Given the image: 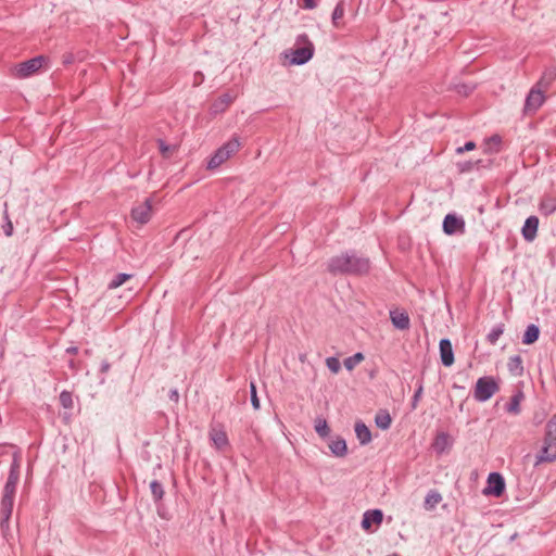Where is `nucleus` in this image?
<instances>
[{
  "instance_id": "f257e3e1",
  "label": "nucleus",
  "mask_w": 556,
  "mask_h": 556,
  "mask_svg": "<svg viewBox=\"0 0 556 556\" xmlns=\"http://www.w3.org/2000/svg\"><path fill=\"white\" fill-rule=\"evenodd\" d=\"M21 475V459L14 454L10 465L9 475L3 486V493L0 501V528L3 532L10 530V519L13 511L14 498L17 483Z\"/></svg>"
},
{
  "instance_id": "f03ea898",
  "label": "nucleus",
  "mask_w": 556,
  "mask_h": 556,
  "mask_svg": "<svg viewBox=\"0 0 556 556\" xmlns=\"http://www.w3.org/2000/svg\"><path fill=\"white\" fill-rule=\"evenodd\" d=\"M331 275L362 276L370 270V260L359 255L355 250H348L328 261Z\"/></svg>"
},
{
  "instance_id": "7ed1b4c3",
  "label": "nucleus",
  "mask_w": 556,
  "mask_h": 556,
  "mask_svg": "<svg viewBox=\"0 0 556 556\" xmlns=\"http://www.w3.org/2000/svg\"><path fill=\"white\" fill-rule=\"evenodd\" d=\"M314 51V45L307 34H300L295 39V48L290 51L291 59L289 63L291 65H304L313 59Z\"/></svg>"
},
{
  "instance_id": "20e7f679",
  "label": "nucleus",
  "mask_w": 556,
  "mask_h": 556,
  "mask_svg": "<svg viewBox=\"0 0 556 556\" xmlns=\"http://www.w3.org/2000/svg\"><path fill=\"white\" fill-rule=\"evenodd\" d=\"M500 386L494 377L484 376L477 380L473 397L478 402L489 401L496 392H498Z\"/></svg>"
},
{
  "instance_id": "39448f33",
  "label": "nucleus",
  "mask_w": 556,
  "mask_h": 556,
  "mask_svg": "<svg viewBox=\"0 0 556 556\" xmlns=\"http://www.w3.org/2000/svg\"><path fill=\"white\" fill-rule=\"evenodd\" d=\"M46 58L43 55H38L18 63L13 68V76L18 79H24L34 75L41 68Z\"/></svg>"
},
{
  "instance_id": "423d86ee",
  "label": "nucleus",
  "mask_w": 556,
  "mask_h": 556,
  "mask_svg": "<svg viewBox=\"0 0 556 556\" xmlns=\"http://www.w3.org/2000/svg\"><path fill=\"white\" fill-rule=\"evenodd\" d=\"M556 460V435L544 434L543 445L535 456L534 466Z\"/></svg>"
},
{
  "instance_id": "0eeeda50",
  "label": "nucleus",
  "mask_w": 556,
  "mask_h": 556,
  "mask_svg": "<svg viewBox=\"0 0 556 556\" xmlns=\"http://www.w3.org/2000/svg\"><path fill=\"white\" fill-rule=\"evenodd\" d=\"M544 90L541 88L533 86L530 91L528 92L525 101L523 106V113L526 115H532L538 112V110L544 104L545 102V94Z\"/></svg>"
},
{
  "instance_id": "6e6552de",
  "label": "nucleus",
  "mask_w": 556,
  "mask_h": 556,
  "mask_svg": "<svg viewBox=\"0 0 556 556\" xmlns=\"http://www.w3.org/2000/svg\"><path fill=\"white\" fill-rule=\"evenodd\" d=\"M465 220L462 216L454 213L445 215L442 224V228L445 235L453 236L456 233L465 232Z\"/></svg>"
},
{
  "instance_id": "1a4fd4ad",
  "label": "nucleus",
  "mask_w": 556,
  "mask_h": 556,
  "mask_svg": "<svg viewBox=\"0 0 556 556\" xmlns=\"http://www.w3.org/2000/svg\"><path fill=\"white\" fill-rule=\"evenodd\" d=\"M505 480L500 472H491L486 479V486L483 493L486 495L501 496L505 491Z\"/></svg>"
},
{
  "instance_id": "9d476101",
  "label": "nucleus",
  "mask_w": 556,
  "mask_h": 556,
  "mask_svg": "<svg viewBox=\"0 0 556 556\" xmlns=\"http://www.w3.org/2000/svg\"><path fill=\"white\" fill-rule=\"evenodd\" d=\"M151 213V199H146L142 203L131 208L130 216L135 222L144 225L150 220Z\"/></svg>"
},
{
  "instance_id": "9b49d317",
  "label": "nucleus",
  "mask_w": 556,
  "mask_h": 556,
  "mask_svg": "<svg viewBox=\"0 0 556 556\" xmlns=\"http://www.w3.org/2000/svg\"><path fill=\"white\" fill-rule=\"evenodd\" d=\"M440 358L441 363L445 367H450L454 364V351L450 339L444 338L439 342Z\"/></svg>"
},
{
  "instance_id": "f8f14e48",
  "label": "nucleus",
  "mask_w": 556,
  "mask_h": 556,
  "mask_svg": "<svg viewBox=\"0 0 556 556\" xmlns=\"http://www.w3.org/2000/svg\"><path fill=\"white\" fill-rule=\"evenodd\" d=\"M538 228L539 218L534 215L529 216L521 228L523 239L528 242H532L536 237Z\"/></svg>"
},
{
  "instance_id": "ddd939ff",
  "label": "nucleus",
  "mask_w": 556,
  "mask_h": 556,
  "mask_svg": "<svg viewBox=\"0 0 556 556\" xmlns=\"http://www.w3.org/2000/svg\"><path fill=\"white\" fill-rule=\"evenodd\" d=\"M393 327L397 330H407L410 326V319L406 312L392 309L389 313Z\"/></svg>"
},
{
  "instance_id": "4468645a",
  "label": "nucleus",
  "mask_w": 556,
  "mask_h": 556,
  "mask_svg": "<svg viewBox=\"0 0 556 556\" xmlns=\"http://www.w3.org/2000/svg\"><path fill=\"white\" fill-rule=\"evenodd\" d=\"M382 520L383 514L381 509H369L364 513L361 526L364 530L368 531L372 523L380 525Z\"/></svg>"
},
{
  "instance_id": "2eb2a0df",
  "label": "nucleus",
  "mask_w": 556,
  "mask_h": 556,
  "mask_svg": "<svg viewBox=\"0 0 556 556\" xmlns=\"http://www.w3.org/2000/svg\"><path fill=\"white\" fill-rule=\"evenodd\" d=\"M235 96L226 92L219 96L211 105V113L214 115L220 114L233 102Z\"/></svg>"
},
{
  "instance_id": "dca6fc26",
  "label": "nucleus",
  "mask_w": 556,
  "mask_h": 556,
  "mask_svg": "<svg viewBox=\"0 0 556 556\" xmlns=\"http://www.w3.org/2000/svg\"><path fill=\"white\" fill-rule=\"evenodd\" d=\"M556 80V67L555 66H549L547 68L544 70V72L542 73V76L541 78L539 79V81L534 85L539 88H541L542 90L546 91L549 89V87L552 86V84Z\"/></svg>"
},
{
  "instance_id": "f3484780",
  "label": "nucleus",
  "mask_w": 556,
  "mask_h": 556,
  "mask_svg": "<svg viewBox=\"0 0 556 556\" xmlns=\"http://www.w3.org/2000/svg\"><path fill=\"white\" fill-rule=\"evenodd\" d=\"M354 430L361 445H367L371 442V432L363 421H357Z\"/></svg>"
},
{
  "instance_id": "a211bd4d",
  "label": "nucleus",
  "mask_w": 556,
  "mask_h": 556,
  "mask_svg": "<svg viewBox=\"0 0 556 556\" xmlns=\"http://www.w3.org/2000/svg\"><path fill=\"white\" fill-rule=\"evenodd\" d=\"M541 214L549 216L556 212V197L546 194L544 195L539 205Z\"/></svg>"
},
{
  "instance_id": "6ab92c4d",
  "label": "nucleus",
  "mask_w": 556,
  "mask_h": 556,
  "mask_svg": "<svg viewBox=\"0 0 556 556\" xmlns=\"http://www.w3.org/2000/svg\"><path fill=\"white\" fill-rule=\"evenodd\" d=\"M507 369L514 377H521L523 375L522 358L520 355H513L507 363Z\"/></svg>"
},
{
  "instance_id": "aec40b11",
  "label": "nucleus",
  "mask_w": 556,
  "mask_h": 556,
  "mask_svg": "<svg viewBox=\"0 0 556 556\" xmlns=\"http://www.w3.org/2000/svg\"><path fill=\"white\" fill-rule=\"evenodd\" d=\"M210 439L216 448L223 450L229 444L227 433L224 430L212 429L210 432Z\"/></svg>"
},
{
  "instance_id": "412c9836",
  "label": "nucleus",
  "mask_w": 556,
  "mask_h": 556,
  "mask_svg": "<svg viewBox=\"0 0 556 556\" xmlns=\"http://www.w3.org/2000/svg\"><path fill=\"white\" fill-rule=\"evenodd\" d=\"M228 155L223 150L222 147H219L214 154L210 157L207 161L206 167L207 169H216L219 167L223 163H225L228 160Z\"/></svg>"
},
{
  "instance_id": "4be33fe9",
  "label": "nucleus",
  "mask_w": 556,
  "mask_h": 556,
  "mask_svg": "<svg viewBox=\"0 0 556 556\" xmlns=\"http://www.w3.org/2000/svg\"><path fill=\"white\" fill-rule=\"evenodd\" d=\"M540 337V328L535 324H530L526 328L523 336H522V343L526 345L533 344L539 340Z\"/></svg>"
},
{
  "instance_id": "5701e85b",
  "label": "nucleus",
  "mask_w": 556,
  "mask_h": 556,
  "mask_svg": "<svg viewBox=\"0 0 556 556\" xmlns=\"http://www.w3.org/2000/svg\"><path fill=\"white\" fill-rule=\"evenodd\" d=\"M329 448L332 455L336 457H343L348 454L346 442L343 438H337L334 440H331V442L329 443Z\"/></svg>"
},
{
  "instance_id": "b1692460",
  "label": "nucleus",
  "mask_w": 556,
  "mask_h": 556,
  "mask_svg": "<svg viewBox=\"0 0 556 556\" xmlns=\"http://www.w3.org/2000/svg\"><path fill=\"white\" fill-rule=\"evenodd\" d=\"M392 422L391 416L387 409H381L377 413L375 417L376 426L381 430H387L390 428Z\"/></svg>"
},
{
  "instance_id": "393cba45",
  "label": "nucleus",
  "mask_w": 556,
  "mask_h": 556,
  "mask_svg": "<svg viewBox=\"0 0 556 556\" xmlns=\"http://www.w3.org/2000/svg\"><path fill=\"white\" fill-rule=\"evenodd\" d=\"M223 150L226 152L228 157L232 156L236 152L239 151L241 147L240 138L238 135H233L227 142L220 146Z\"/></svg>"
},
{
  "instance_id": "a878e982",
  "label": "nucleus",
  "mask_w": 556,
  "mask_h": 556,
  "mask_svg": "<svg viewBox=\"0 0 556 556\" xmlns=\"http://www.w3.org/2000/svg\"><path fill=\"white\" fill-rule=\"evenodd\" d=\"M150 490L154 503L159 504L163 500L165 494L163 484L157 480H153L150 482Z\"/></svg>"
},
{
  "instance_id": "bb28decb",
  "label": "nucleus",
  "mask_w": 556,
  "mask_h": 556,
  "mask_svg": "<svg viewBox=\"0 0 556 556\" xmlns=\"http://www.w3.org/2000/svg\"><path fill=\"white\" fill-rule=\"evenodd\" d=\"M314 428L317 434L323 439L329 437L330 434V427L328 426L327 420L323 417H317L315 419Z\"/></svg>"
},
{
  "instance_id": "cd10ccee",
  "label": "nucleus",
  "mask_w": 556,
  "mask_h": 556,
  "mask_svg": "<svg viewBox=\"0 0 556 556\" xmlns=\"http://www.w3.org/2000/svg\"><path fill=\"white\" fill-rule=\"evenodd\" d=\"M505 331V325L503 323L496 324L488 333L486 340L490 344L495 345L500 337Z\"/></svg>"
},
{
  "instance_id": "c85d7f7f",
  "label": "nucleus",
  "mask_w": 556,
  "mask_h": 556,
  "mask_svg": "<svg viewBox=\"0 0 556 556\" xmlns=\"http://www.w3.org/2000/svg\"><path fill=\"white\" fill-rule=\"evenodd\" d=\"M442 501V496L438 491H430L425 497V508L432 509Z\"/></svg>"
},
{
  "instance_id": "c756f323",
  "label": "nucleus",
  "mask_w": 556,
  "mask_h": 556,
  "mask_svg": "<svg viewBox=\"0 0 556 556\" xmlns=\"http://www.w3.org/2000/svg\"><path fill=\"white\" fill-rule=\"evenodd\" d=\"M364 354L362 352H357L344 359V367L346 368V370L352 371L361 362L364 361Z\"/></svg>"
},
{
  "instance_id": "7c9ffc66",
  "label": "nucleus",
  "mask_w": 556,
  "mask_h": 556,
  "mask_svg": "<svg viewBox=\"0 0 556 556\" xmlns=\"http://www.w3.org/2000/svg\"><path fill=\"white\" fill-rule=\"evenodd\" d=\"M132 275L126 274V273H119L115 275L112 280L108 285V289L113 290L118 287H121L123 283H125L128 279H130Z\"/></svg>"
},
{
  "instance_id": "2f4dec72",
  "label": "nucleus",
  "mask_w": 556,
  "mask_h": 556,
  "mask_svg": "<svg viewBox=\"0 0 556 556\" xmlns=\"http://www.w3.org/2000/svg\"><path fill=\"white\" fill-rule=\"evenodd\" d=\"M344 13H345L344 2L339 1L336 4V7L332 11V15H331L332 24L334 27H339V25H340L339 21L342 20V17L344 16Z\"/></svg>"
},
{
  "instance_id": "473e14b6",
  "label": "nucleus",
  "mask_w": 556,
  "mask_h": 556,
  "mask_svg": "<svg viewBox=\"0 0 556 556\" xmlns=\"http://www.w3.org/2000/svg\"><path fill=\"white\" fill-rule=\"evenodd\" d=\"M60 404L63 408L72 409L74 402H73V395L70 391L63 390L59 395Z\"/></svg>"
},
{
  "instance_id": "72a5a7b5",
  "label": "nucleus",
  "mask_w": 556,
  "mask_h": 556,
  "mask_svg": "<svg viewBox=\"0 0 556 556\" xmlns=\"http://www.w3.org/2000/svg\"><path fill=\"white\" fill-rule=\"evenodd\" d=\"M447 440H448L447 433L441 432L440 434H438L434 440V443H433L434 450L439 453H443L447 445Z\"/></svg>"
},
{
  "instance_id": "f704fd0d",
  "label": "nucleus",
  "mask_w": 556,
  "mask_h": 556,
  "mask_svg": "<svg viewBox=\"0 0 556 556\" xmlns=\"http://www.w3.org/2000/svg\"><path fill=\"white\" fill-rule=\"evenodd\" d=\"M250 400H251V404L253 406L254 409H260L261 407V404H260V399L257 396V390H256V384L255 382H250Z\"/></svg>"
},
{
  "instance_id": "c9c22d12",
  "label": "nucleus",
  "mask_w": 556,
  "mask_h": 556,
  "mask_svg": "<svg viewBox=\"0 0 556 556\" xmlns=\"http://www.w3.org/2000/svg\"><path fill=\"white\" fill-rule=\"evenodd\" d=\"M326 366L333 374H338L341 369L340 361L338 357H334V356H330V357L326 358Z\"/></svg>"
},
{
  "instance_id": "e433bc0d",
  "label": "nucleus",
  "mask_w": 556,
  "mask_h": 556,
  "mask_svg": "<svg viewBox=\"0 0 556 556\" xmlns=\"http://www.w3.org/2000/svg\"><path fill=\"white\" fill-rule=\"evenodd\" d=\"M481 163V160H478L476 162H472V161H465V162H459L457 164L458 166V169L460 173H468L470 170H472L475 167H478Z\"/></svg>"
},
{
  "instance_id": "4c0bfd02",
  "label": "nucleus",
  "mask_w": 556,
  "mask_h": 556,
  "mask_svg": "<svg viewBox=\"0 0 556 556\" xmlns=\"http://www.w3.org/2000/svg\"><path fill=\"white\" fill-rule=\"evenodd\" d=\"M422 392H424V384H422V381H419L417 389L415 390V393L412 397V403H410L412 409H416V407L422 396Z\"/></svg>"
},
{
  "instance_id": "58836bf2",
  "label": "nucleus",
  "mask_w": 556,
  "mask_h": 556,
  "mask_svg": "<svg viewBox=\"0 0 556 556\" xmlns=\"http://www.w3.org/2000/svg\"><path fill=\"white\" fill-rule=\"evenodd\" d=\"M157 146H159V150H160L161 154L164 157H168L169 156L168 153L176 149L175 146L167 144L163 139L157 140Z\"/></svg>"
},
{
  "instance_id": "ea45409f",
  "label": "nucleus",
  "mask_w": 556,
  "mask_h": 556,
  "mask_svg": "<svg viewBox=\"0 0 556 556\" xmlns=\"http://www.w3.org/2000/svg\"><path fill=\"white\" fill-rule=\"evenodd\" d=\"M506 410L509 413L518 414L520 412V404H519V397L518 395H515L511 397L510 402L508 403Z\"/></svg>"
},
{
  "instance_id": "a19ab883",
  "label": "nucleus",
  "mask_w": 556,
  "mask_h": 556,
  "mask_svg": "<svg viewBox=\"0 0 556 556\" xmlns=\"http://www.w3.org/2000/svg\"><path fill=\"white\" fill-rule=\"evenodd\" d=\"M545 434L556 435V414L546 422Z\"/></svg>"
},
{
  "instance_id": "79ce46f5",
  "label": "nucleus",
  "mask_w": 556,
  "mask_h": 556,
  "mask_svg": "<svg viewBox=\"0 0 556 556\" xmlns=\"http://www.w3.org/2000/svg\"><path fill=\"white\" fill-rule=\"evenodd\" d=\"M110 368H111V364L108 361H102L101 366H100V374H101V377L99 379L100 384L105 383L104 375L109 372Z\"/></svg>"
},
{
  "instance_id": "37998d69",
  "label": "nucleus",
  "mask_w": 556,
  "mask_h": 556,
  "mask_svg": "<svg viewBox=\"0 0 556 556\" xmlns=\"http://www.w3.org/2000/svg\"><path fill=\"white\" fill-rule=\"evenodd\" d=\"M456 89H457L458 93L468 96L473 91L475 85L460 84V85H457Z\"/></svg>"
},
{
  "instance_id": "c03bdc74",
  "label": "nucleus",
  "mask_w": 556,
  "mask_h": 556,
  "mask_svg": "<svg viewBox=\"0 0 556 556\" xmlns=\"http://www.w3.org/2000/svg\"><path fill=\"white\" fill-rule=\"evenodd\" d=\"M476 148V143L473 141H467L463 147H458L456 149L457 154H462L467 151H472Z\"/></svg>"
},
{
  "instance_id": "a18cd8bd",
  "label": "nucleus",
  "mask_w": 556,
  "mask_h": 556,
  "mask_svg": "<svg viewBox=\"0 0 556 556\" xmlns=\"http://www.w3.org/2000/svg\"><path fill=\"white\" fill-rule=\"evenodd\" d=\"M501 142H502V139H501V137H500L498 135H494V136H492V137L489 139V141H488V143H489L490 146H493V147H494V149H495V151H496V152L498 151V147H500Z\"/></svg>"
},
{
  "instance_id": "49530a36",
  "label": "nucleus",
  "mask_w": 556,
  "mask_h": 556,
  "mask_svg": "<svg viewBox=\"0 0 556 556\" xmlns=\"http://www.w3.org/2000/svg\"><path fill=\"white\" fill-rule=\"evenodd\" d=\"M3 232L7 237L12 236L13 233V225L10 220L5 223V225L2 226Z\"/></svg>"
},
{
  "instance_id": "de8ad7c7",
  "label": "nucleus",
  "mask_w": 556,
  "mask_h": 556,
  "mask_svg": "<svg viewBox=\"0 0 556 556\" xmlns=\"http://www.w3.org/2000/svg\"><path fill=\"white\" fill-rule=\"evenodd\" d=\"M67 366L74 374H76L79 370V364L74 359H70L67 362Z\"/></svg>"
},
{
  "instance_id": "09e8293b",
  "label": "nucleus",
  "mask_w": 556,
  "mask_h": 556,
  "mask_svg": "<svg viewBox=\"0 0 556 556\" xmlns=\"http://www.w3.org/2000/svg\"><path fill=\"white\" fill-rule=\"evenodd\" d=\"M168 397L170 401L177 403L179 400V393H178L177 389H172L168 393Z\"/></svg>"
},
{
  "instance_id": "8fccbe9b",
  "label": "nucleus",
  "mask_w": 556,
  "mask_h": 556,
  "mask_svg": "<svg viewBox=\"0 0 556 556\" xmlns=\"http://www.w3.org/2000/svg\"><path fill=\"white\" fill-rule=\"evenodd\" d=\"M304 9L313 10L317 7V2L315 0H304Z\"/></svg>"
},
{
  "instance_id": "3c124183",
  "label": "nucleus",
  "mask_w": 556,
  "mask_h": 556,
  "mask_svg": "<svg viewBox=\"0 0 556 556\" xmlns=\"http://www.w3.org/2000/svg\"><path fill=\"white\" fill-rule=\"evenodd\" d=\"M65 353L66 354H72V355L77 354L78 353V348L77 346H70V348H67L65 350Z\"/></svg>"
},
{
  "instance_id": "603ef678",
  "label": "nucleus",
  "mask_w": 556,
  "mask_h": 556,
  "mask_svg": "<svg viewBox=\"0 0 556 556\" xmlns=\"http://www.w3.org/2000/svg\"><path fill=\"white\" fill-rule=\"evenodd\" d=\"M64 63H66V64H67V63H71V59H70V58H68V59H66V60L64 61Z\"/></svg>"
}]
</instances>
